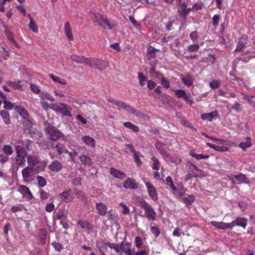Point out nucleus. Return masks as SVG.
Returning a JSON list of instances; mask_svg holds the SVG:
<instances>
[{
    "instance_id": "473e14b6",
    "label": "nucleus",
    "mask_w": 255,
    "mask_h": 255,
    "mask_svg": "<svg viewBox=\"0 0 255 255\" xmlns=\"http://www.w3.org/2000/svg\"><path fill=\"white\" fill-rule=\"evenodd\" d=\"M0 115L2 117L4 123L6 125H9L10 123V119L9 118V113L5 110H1Z\"/></svg>"
},
{
    "instance_id": "cd10ccee",
    "label": "nucleus",
    "mask_w": 255,
    "mask_h": 255,
    "mask_svg": "<svg viewBox=\"0 0 255 255\" xmlns=\"http://www.w3.org/2000/svg\"><path fill=\"white\" fill-rule=\"evenodd\" d=\"M212 226L216 227L218 229L221 230H226L227 229H231L230 223H225L223 222H219L216 221H212L210 222Z\"/></svg>"
},
{
    "instance_id": "ddd939ff",
    "label": "nucleus",
    "mask_w": 255,
    "mask_h": 255,
    "mask_svg": "<svg viewBox=\"0 0 255 255\" xmlns=\"http://www.w3.org/2000/svg\"><path fill=\"white\" fill-rule=\"evenodd\" d=\"M187 6V2L183 1L182 3H178L177 8V12L179 14L180 17L184 20H185L188 16Z\"/></svg>"
},
{
    "instance_id": "13d9d810",
    "label": "nucleus",
    "mask_w": 255,
    "mask_h": 255,
    "mask_svg": "<svg viewBox=\"0 0 255 255\" xmlns=\"http://www.w3.org/2000/svg\"><path fill=\"white\" fill-rule=\"evenodd\" d=\"M9 161V157L7 155L0 153V164L2 165Z\"/></svg>"
},
{
    "instance_id": "09e8293b",
    "label": "nucleus",
    "mask_w": 255,
    "mask_h": 255,
    "mask_svg": "<svg viewBox=\"0 0 255 255\" xmlns=\"http://www.w3.org/2000/svg\"><path fill=\"white\" fill-rule=\"evenodd\" d=\"M107 245H108V247H109L110 249H113L116 253H120L121 244L108 242V244H107Z\"/></svg>"
},
{
    "instance_id": "864d4df0",
    "label": "nucleus",
    "mask_w": 255,
    "mask_h": 255,
    "mask_svg": "<svg viewBox=\"0 0 255 255\" xmlns=\"http://www.w3.org/2000/svg\"><path fill=\"white\" fill-rule=\"evenodd\" d=\"M200 48V45L198 44H191L187 47V51L189 52L197 51Z\"/></svg>"
},
{
    "instance_id": "f03ea898",
    "label": "nucleus",
    "mask_w": 255,
    "mask_h": 255,
    "mask_svg": "<svg viewBox=\"0 0 255 255\" xmlns=\"http://www.w3.org/2000/svg\"><path fill=\"white\" fill-rule=\"evenodd\" d=\"M44 127L46 132L49 134L50 138L52 140H57L62 136L61 132L49 122H44Z\"/></svg>"
},
{
    "instance_id": "052dcab7",
    "label": "nucleus",
    "mask_w": 255,
    "mask_h": 255,
    "mask_svg": "<svg viewBox=\"0 0 255 255\" xmlns=\"http://www.w3.org/2000/svg\"><path fill=\"white\" fill-rule=\"evenodd\" d=\"M151 232L154 235L155 238H157L160 234L159 229L155 226L151 227Z\"/></svg>"
},
{
    "instance_id": "774afa93",
    "label": "nucleus",
    "mask_w": 255,
    "mask_h": 255,
    "mask_svg": "<svg viewBox=\"0 0 255 255\" xmlns=\"http://www.w3.org/2000/svg\"><path fill=\"white\" fill-rule=\"evenodd\" d=\"M3 108L7 110H11L13 109V104L10 103V102L6 101V100L3 101Z\"/></svg>"
},
{
    "instance_id": "6e6d98bb",
    "label": "nucleus",
    "mask_w": 255,
    "mask_h": 255,
    "mask_svg": "<svg viewBox=\"0 0 255 255\" xmlns=\"http://www.w3.org/2000/svg\"><path fill=\"white\" fill-rule=\"evenodd\" d=\"M183 200L186 204L190 205L194 201L195 198L193 195H189L187 197H183Z\"/></svg>"
},
{
    "instance_id": "bb28decb",
    "label": "nucleus",
    "mask_w": 255,
    "mask_h": 255,
    "mask_svg": "<svg viewBox=\"0 0 255 255\" xmlns=\"http://www.w3.org/2000/svg\"><path fill=\"white\" fill-rule=\"evenodd\" d=\"M96 209L100 216H104L107 213V207L105 204L102 202L96 204Z\"/></svg>"
},
{
    "instance_id": "f704fd0d",
    "label": "nucleus",
    "mask_w": 255,
    "mask_h": 255,
    "mask_svg": "<svg viewBox=\"0 0 255 255\" xmlns=\"http://www.w3.org/2000/svg\"><path fill=\"white\" fill-rule=\"evenodd\" d=\"M49 76L53 81L57 82L61 85H65L67 84L66 80L61 78L58 76L54 75L52 74H50Z\"/></svg>"
},
{
    "instance_id": "a878e982",
    "label": "nucleus",
    "mask_w": 255,
    "mask_h": 255,
    "mask_svg": "<svg viewBox=\"0 0 255 255\" xmlns=\"http://www.w3.org/2000/svg\"><path fill=\"white\" fill-rule=\"evenodd\" d=\"M82 140L87 146L92 148L95 147L96 141L93 137L89 135H85L82 137Z\"/></svg>"
},
{
    "instance_id": "a18cd8bd",
    "label": "nucleus",
    "mask_w": 255,
    "mask_h": 255,
    "mask_svg": "<svg viewBox=\"0 0 255 255\" xmlns=\"http://www.w3.org/2000/svg\"><path fill=\"white\" fill-rule=\"evenodd\" d=\"M107 101L115 105V106H117L118 107L119 110H120V109H123L124 102L121 101L116 100L112 98L107 99Z\"/></svg>"
},
{
    "instance_id": "58836bf2",
    "label": "nucleus",
    "mask_w": 255,
    "mask_h": 255,
    "mask_svg": "<svg viewBox=\"0 0 255 255\" xmlns=\"http://www.w3.org/2000/svg\"><path fill=\"white\" fill-rule=\"evenodd\" d=\"M151 160L152 161L153 163L152 164V168L154 170L158 171L160 166V162L157 158L155 156H152L151 158Z\"/></svg>"
},
{
    "instance_id": "c03bdc74",
    "label": "nucleus",
    "mask_w": 255,
    "mask_h": 255,
    "mask_svg": "<svg viewBox=\"0 0 255 255\" xmlns=\"http://www.w3.org/2000/svg\"><path fill=\"white\" fill-rule=\"evenodd\" d=\"M27 156L22 155V156H16L15 157V161L16 163L19 166H23L25 165V157Z\"/></svg>"
},
{
    "instance_id": "aec40b11",
    "label": "nucleus",
    "mask_w": 255,
    "mask_h": 255,
    "mask_svg": "<svg viewBox=\"0 0 255 255\" xmlns=\"http://www.w3.org/2000/svg\"><path fill=\"white\" fill-rule=\"evenodd\" d=\"M68 211L64 209H59L57 212H55L54 218L55 220L60 221L64 220L67 218Z\"/></svg>"
},
{
    "instance_id": "338daca9",
    "label": "nucleus",
    "mask_w": 255,
    "mask_h": 255,
    "mask_svg": "<svg viewBox=\"0 0 255 255\" xmlns=\"http://www.w3.org/2000/svg\"><path fill=\"white\" fill-rule=\"evenodd\" d=\"M147 87L149 90H152V89H154L156 85V84L155 83V82H154L152 80H148L147 79Z\"/></svg>"
},
{
    "instance_id": "4be33fe9",
    "label": "nucleus",
    "mask_w": 255,
    "mask_h": 255,
    "mask_svg": "<svg viewBox=\"0 0 255 255\" xmlns=\"http://www.w3.org/2000/svg\"><path fill=\"white\" fill-rule=\"evenodd\" d=\"M63 166L61 162L58 160H54L48 166V169L55 172H58L62 169Z\"/></svg>"
},
{
    "instance_id": "69168bd1",
    "label": "nucleus",
    "mask_w": 255,
    "mask_h": 255,
    "mask_svg": "<svg viewBox=\"0 0 255 255\" xmlns=\"http://www.w3.org/2000/svg\"><path fill=\"white\" fill-rule=\"evenodd\" d=\"M30 88L31 91L35 94H38L40 92V88L36 85L31 84L30 85Z\"/></svg>"
},
{
    "instance_id": "0eeeda50",
    "label": "nucleus",
    "mask_w": 255,
    "mask_h": 255,
    "mask_svg": "<svg viewBox=\"0 0 255 255\" xmlns=\"http://www.w3.org/2000/svg\"><path fill=\"white\" fill-rule=\"evenodd\" d=\"M53 105L56 108V112H60L62 115L68 117H72V114L71 111V108L70 106L63 103L54 104Z\"/></svg>"
},
{
    "instance_id": "9b49d317",
    "label": "nucleus",
    "mask_w": 255,
    "mask_h": 255,
    "mask_svg": "<svg viewBox=\"0 0 255 255\" xmlns=\"http://www.w3.org/2000/svg\"><path fill=\"white\" fill-rule=\"evenodd\" d=\"M248 220L243 217H237L235 220L230 223L231 229L235 226L241 227L245 229L247 226Z\"/></svg>"
},
{
    "instance_id": "393cba45",
    "label": "nucleus",
    "mask_w": 255,
    "mask_h": 255,
    "mask_svg": "<svg viewBox=\"0 0 255 255\" xmlns=\"http://www.w3.org/2000/svg\"><path fill=\"white\" fill-rule=\"evenodd\" d=\"M64 32L68 40H74V37L73 36L71 25L69 22L68 21L66 22L64 25Z\"/></svg>"
},
{
    "instance_id": "8fccbe9b",
    "label": "nucleus",
    "mask_w": 255,
    "mask_h": 255,
    "mask_svg": "<svg viewBox=\"0 0 255 255\" xmlns=\"http://www.w3.org/2000/svg\"><path fill=\"white\" fill-rule=\"evenodd\" d=\"M138 79L139 85L141 87L145 85V82L147 81V77L144 76V74L141 72L138 73Z\"/></svg>"
},
{
    "instance_id": "a211bd4d",
    "label": "nucleus",
    "mask_w": 255,
    "mask_h": 255,
    "mask_svg": "<svg viewBox=\"0 0 255 255\" xmlns=\"http://www.w3.org/2000/svg\"><path fill=\"white\" fill-rule=\"evenodd\" d=\"M145 184L147 188L148 194L151 198L154 201L157 200L158 195L156 190L153 185L148 182H145Z\"/></svg>"
},
{
    "instance_id": "0e129e2a",
    "label": "nucleus",
    "mask_w": 255,
    "mask_h": 255,
    "mask_svg": "<svg viewBox=\"0 0 255 255\" xmlns=\"http://www.w3.org/2000/svg\"><path fill=\"white\" fill-rule=\"evenodd\" d=\"M219 20L220 16L219 15L216 14L213 16L212 18V23L214 27H215V28H216L217 26L218 25Z\"/></svg>"
},
{
    "instance_id": "2eb2a0df",
    "label": "nucleus",
    "mask_w": 255,
    "mask_h": 255,
    "mask_svg": "<svg viewBox=\"0 0 255 255\" xmlns=\"http://www.w3.org/2000/svg\"><path fill=\"white\" fill-rule=\"evenodd\" d=\"M59 197L62 201L66 203L71 202L74 199V194L71 190L64 191L59 194Z\"/></svg>"
},
{
    "instance_id": "2f4dec72",
    "label": "nucleus",
    "mask_w": 255,
    "mask_h": 255,
    "mask_svg": "<svg viewBox=\"0 0 255 255\" xmlns=\"http://www.w3.org/2000/svg\"><path fill=\"white\" fill-rule=\"evenodd\" d=\"M189 155L195 158L196 160L208 159L209 157V155H203L202 154H196L194 150H191L189 152Z\"/></svg>"
},
{
    "instance_id": "37998d69",
    "label": "nucleus",
    "mask_w": 255,
    "mask_h": 255,
    "mask_svg": "<svg viewBox=\"0 0 255 255\" xmlns=\"http://www.w3.org/2000/svg\"><path fill=\"white\" fill-rule=\"evenodd\" d=\"M186 166L187 168H188L189 171L192 173H193L194 170H196L200 172H203L201 169H199L197 166L191 162H187Z\"/></svg>"
},
{
    "instance_id": "e433bc0d",
    "label": "nucleus",
    "mask_w": 255,
    "mask_h": 255,
    "mask_svg": "<svg viewBox=\"0 0 255 255\" xmlns=\"http://www.w3.org/2000/svg\"><path fill=\"white\" fill-rule=\"evenodd\" d=\"M134 161L136 165V166L138 167H140L142 164V162L141 161L140 159V157H142V155L139 151L134 153L133 154Z\"/></svg>"
},
{
    "instance_id": "f257e3e1",
    "label": "nucleus",
    "mask_w": 255,
    "mask_h": 255,
    "mask_svg": "<svg viewBox=\"0 0 255 255\" xmlns=\"http://www.w3.org/2000/svg\"><path fill=\"white\" fill-rule=\"evenodd\" d=\"M91 18L94 22L97 23L100 26L105 29L107 28L109 30H112L117 26V23L115 21H110L104 15L96 14L93 13Z\"/></svg>"
},
{
    "instance_id": "20e7f679",
    "label": "nucleus",
    "mask_w": 255,
    "mask_h": 255,
    "mask_svg": "<svg viewBox=\"0 0 255 255\" xmlns=\"http://www.w3.org/2000/svg\"><path fill=\"white\" fill-rule=\"evenodd\" d=\"M87 65H89L91 68H95L99 70L105 69L108 67V63L106 61H103L100 59L96 58H88Z\"/></svg>"
},
{
    "instance_id": "f8f14e48",
    "label": "nucleus",
    "mask_w": 255,
    "mask_h": 255,
    "mask_svg": "<svg viewBox=\"0 0 255 255\" xmlns=\"http://www.w3.org/2000/svg\"><path fill=\"white\" fill-rule=\"evenodd\" d=\"M121 255H133V251L131 249L130 243H125L121 244Z\"/></svg>"
},
{
    "instance_id": "f3484780",
    "label": "nucleus",
    "mask_w": 255,
    "mask_h": 255,
    "mask_svg": "<svg viewBox=\"0 0 255 255\" xmlns=\"http://www.w3.org/2000/svg\"><path fill=\"white\" fill-rule=\"evenodd\" d=\"M248 36L246 34L242 35L239 39V41L235 50V52L241 51L245 47L246 45L248 43Z\"/></svg>"
},
{
    "instance_id": "b1692460",
    "label": "nucleus",
    "mask_w": 255,
    "mask_h": 255,
    "mask_svg": "<svg viewBox=\"0 0 255 255\" xmlns=\"http://www.w3.org/2000/svg\"><path fill=\"white\" fill-rule=\"evenodd\" d=\"M110 173L115 178L123 180L126 177V174L123 171L118 170L117 169L111 167L110 169Z\"/></svg>"
},
{
    "instance_id": "39448f33",
    "label": "nucleus",
    "mask_w": 255,
    "mask_h": 255,
    "mask_svg": "<svg viewBox=\"0 0 255 255\" xmlns=\"http://www.w3.org/2000/svg\"><path fill=\"white\" fill-rule=\"evenodd\" d=\"M48 149H52L56 153V157L59 158V156L63 155L65 152H68V150L66 149L65 145L61 142H51L49 146L47 147Z\"/></svg>"
},
{
    "instance_id": "bf43d9fd",
    "label": "nucleus",
    "mask_w": 255,
    "mask_h": 255,
    "mask_svg": "<svg viewBox=\"0 0 255 255\" xmlns=\"http://www.w3.org/2000/svg\"><path fill=\"white\" fill-rule=\"evenodd\" d=\"M166 182L167 185L169 186L172 190L175 189V186L174 185L172 178L170 176H167L166 177Z\"/></svg>"
},
{
    "instance_id": "72a5a7b5",
    "label": "nucleus",
    "mask_w": 255,
    "mask_h": 255,
    "mask_svg": "<svg viewBox=\"0 0 255 255\" xmlns=\"http://www.w3.org/2000/svg\"><path fill=\"white\" fill-rule=\"evenodd\" d=\"M155 146L156 149L158 150L159 153L161 154L164 158L165 157H167V152L165 148L163 147L162 143L160 142H157L155 143Z\"/></svg>"
},
{
    "instance_id": "7ed1b4c3",
    "label": "nucleus",
    "mask_w": 255,
    "mask_h": 255,
    "mask_svg": "<svg viewBox=\"0 0 255 255\" xmlns=\"http://www.w3.org/2000/svg\"><path fill=\"white\" fill-rule=\"evenodd\" d=\"M17 143H21L22 145H16L15 146V152H16V156H27V151L25 149V148L27 149L28 151L30 150L31 144L32 143V141L28 139L26 140V143H25V141L22 140L18 139L16 141Z\"/></svg>"
},
{
    "instance_id": "e2e57ef3",
    "label": "nucleus",
    "mask_w": 255,
    "mask_h": 255,
    "mask_svg": "<svg viewBox=\"0 0 255 255\" xmlns=\"http://www.w3.org/2000/svg\"><path fill=\"white\" fill-rule=\"evenodd\" d=\"M134 243L137 249H140L143 244L142 239L138 236L135 238Z\"/></svg>"
},
{
    "instance_id": "49530a36",
    "label": "nucleus",
    "mask_w": 255,
    "mask_h": 255,
    "mask_svg": "<svg viewBox=\"0 0 255 255\" xmlns=\"http://www.w3.org/2000/svg\"><path fill=\"white\" fill-rule=\"evenodd\" d=\"M7 84L9 87L12 88L14 90H22V86L17 82L9 81L7 82Z\"/></svg>"
},
{
    "instance_id": "423d86ee",
    "label": "nucleus",
    "mask_w": 255,
    "mask_h": 255,
    "mask_svg": "<svg viewBox=\"0 0 255 255\" xmlns=\"http://www.w3.org/2000/svg\"><path fill=\"white\" fill-rule=\"evenodd\" d=\"M141 207L144 210L145 216L147 219L152 221L155 220L156 213L150 204L143 200L141 202Z\"/></svg>"
},
{
    "instance_id": "6ab92c4d",
    "label": "nucleus",
    "mask_w": 255,
    "mask_h": 255,
    "mask_svg": "<svg viewBox=\"0 0 255 255\" xmlns=\"http://www.w3.org/2000/svg\"><path fill=\"white\" fill-rule=\"evenodd\" d=\"M70 59L78 64L87 65L88 58L82 55H78L76 54L72 55L70 56Z\"/></svg>"
},
{
    "instance_id": "c85d7f7f",
    "label": "nucleus",
    "mask_w": 255,
    "mask_h": 255,
    "mask_svg": "<svg viewBox=\"0 0 255 255\" xmlns=\"http://www.w3.org/2000/svg\"><path fill=\"white\" fill-rule=\"evenodd\" d=\"M206 144L210 148H212L215 149V150L220 152L228 151L229 149V148L228 147L216 145L210 142H207Z\"/></svg>"
},
{
    "instance_id": "c9c22d12",
    "label": "nucleus",
    "mask_w": 255,
    "mask_h": 255,
    "mask_svg": "<svg viewBox=\"0 0 255 255\" xmlns=\"http://www.w3.org/2000/svg\"><path fill=\"white\" fill-rule=\"evenodd\" d=\"M27 16L29 17L30 20V22L28 25L29 29L33 32H37L38 28L36 23L34 21L33 18L31 16L30 14H28Z\"/></svg>"
},
{
    "instance_id": "c756f323",
    "label": "nucleus",
    "mask_w": 255,
    "mask_h": 255,
    "mask_svg": "<svg viewBox=\"0 0 255 255\" xmlns=\"http://www.w3.org/2000/svg\"><path fill=\"white\" fill-rule=\"evenodd\" d=\"M174 191V194L177 198L181 197L185 194V190L182 185L176 187L173 190Z\"/></svg>"
},
{
    "instance_id": "9d476101",
    "label": "nucleus",
    "mask_w": 255,
    "mask_h": 255,
    "mask_svg": "<svg viewBox=\"0 0 255 255\" xmlns=\"http://www.w3.org/2000/svg\"><path fill=\"white\" fill-rule=\"evenodd\" d=\"M230 180L234 184L249 183V180L246 175L242 173L233 175L232 177H230Z\"/></svg>"
},
{
    "instance_id": "ea45409f",
    "label": "nucleus",
    "mask_w": 255,
    "mask_h": 255,
    "mask_svg": "<svg viewBox=\"0 0 255 255\" xmlns=\"http://www.w3.org/2000/svg\"><path fill=\"white\" fill-rule=\"evenodd\" d=\"M80 160L83 164H87L88 165H92L93 162L91 159L86 155H82L80 156Z\"/></svg>"
},
{
    "instance_id": "4468645a",
    "label": "nucleus",
    "mask_w": 255,
    "mask_h": 255,
    "mask_svg": "<svg viewBox=\"0 0 255 255\" xmlns=\"http://www.w3.org/2000/svg\"><path fill=\"white\" fill-rule=\"evenodd\" d=\"M27 163L29 166L34 168L36 166L41 163L39 157L36 155L29 154L26 156Z\"/></svg>"
},
{
    "instance_id": "7c9ffc66",
    "label": "nucleus",
    "mask_w": 255,
    "mask_h": 255,
    "mask_svg": "<svg viewBox=\"0 0 255 255\" xmlns=\"http://www.w3.org/2000/svg\"><path fill=\"white\" fill-rule=\"evenodd\" d=\"M123 125L125 128L131 129L133 132H137L139 131V127L131 123V122H124Z\"/></svg>"
},
{
    "instance_id": "6e6552de",
    "label": "nucleus",
    "mask_w": 255,
    "mask_h": 255,
    "mask_svg": "<svg viewBox=\"0 0 255 255\" xmlns=\"http://www.w3.org/2000/svg\"><path fill=\"white\" fill-rule=\"evenodd\" d=\"M171 90H172V89ZM173 91L174 92L175 95L177 98L179 99L183 98L184 101L190 105H192L193 104V100L190 99L191 96L189 93H186L184 90L181 89L173 90Z\"/></svg>"
},
{
    "instance_id": "de8ad7c7",
    "label": "nucleus",
    "mask_w": 255,
    "mask_h": 255,
    "mask_svg": "<svg viewBox=\"0 0 255 255\" xmlns=\"http://www.w3.org/2000/svg\"><path fill=\"white\" fill-rule=\"evenodd\" d=\"M107 244H108V243L96 242V246L101 254L104 253V251L107 250V247H108Z\"/></svg>"
},
{
    "instance_id": "680f3d73",
    "label": "nucleus",
    "mask_w": 255,
    "mask_h": 255,
    "mask_svg": "<svg viewBox=\"0 0 255 255\" xmlns=\"http://www.w3.org/2000/svg\"><path fill=\"white\" fill-rule=\"evenodd\" d=\"M123 109H124L125 110L127 111V112H130L132 114H134L135 113V111L133 108H132L129 105L127 104L125 102L124 104Z\"/></svg>"
},
{
    "instance_id": "603ef678",
    "label": "nucleus",
    "mask_w": 255,
    "mask_h": 255,
    "mask_svg": "<svg viewBox=\"0 0 255 255\" xmlns=\"http://www.w3.org/2000/svg\"><path fill=\"white\" fill-rule=\"evenodd\" d=\"M221 85V83L219 80H214L209 83V86L212 89H216L219 88Z\"/></svg>"
},
{
    "instance_id": "79ce46f5",
    "label": "nucleus",
    "mask_w": 255,
    "mask_h": 255,
    "mask_svg": "<svg viewBox=\"0 0 255 255\" xmlns=\"http://www.w3.org/2000/svg\"><path fill=\"white\" fill-rule=\"evenodd\" d=\"M17 111L19 114L24 119H28L29 115L28 112L22 107H17Z\"/></svg>"
},
{
    "instance_id": "3c124183",
    "label": "nucleus",
    "mask_w": 255,
    "mask_h": 255,
    "mask_svg": "<svg viewBox=\"0 0 255 255\" xmlns=\"http://www.w3.org/2000/svg\"><path fill=\"white\" fill-rule=\"evenodd\" d=\"M36 180L39 187H43L46 185V180L43 177L40 175H38L36 177Z\"/></svg>"
},
{
    "instance_id": "4d7b16f0",
    "label": "nucleus",
    "mask_w": 255,
    "mask_h": 255,
    "mask_svg": "<svg viewBox=\"0 0 255 255\" xmlns=\"http://www.w3.org/2000/svg\"><path fill=\"white\" fill-rule=\"evenodd\" d=\"M160 83L162 85V86L165 89H168L170 86L169 81L166 79L164 77H163L160 80Z\"/></svg>"
},
{
    "instance_id": "412c9836",
    "label": "nucleus",
    "mask_w": 255,
    "mask_h": 255,
    "mask_svg": "<svg viewBox=\"0 0 255 255\" xmlns=\"http://www.w3.org/2000/svg\"><path fill=\"white\" fill-rule=\"evenodd\" d=\"M18 191L23 195V197L31 199L33 198L32 194L29 188L24 185H19Z\"/></svg>"
},
{
    "instance_id": "4c0bfd02",
    "label": "nucleus",
    "mask_w": 255,
    "mask_h": 255,
    "mask_svg": "<svg viewBox=\"0 0 255 255\" xmlns=\"http://www.w3.org/2000/svg\"><path fill=\"white\" fill-rule=\"evenodd\" d=\"M3 153L8 156L11 155L13 152L12 147L9 144H5L2 147Z\"/></svg>"
},
{
    "instance_id": "5fc2aeb1",
    "label": "nucleus",
    "mask_w": 255,
    "mask_h": 255,
    "mask_svg": "<svg viewBox=\"0 0 255 255\" xmlns=\"http://www.w3.org/2000/svg\"><path fill=\"white\" fill-rule=\"evenodd\" d=\"M77 225L82 229H86L89 230L90 229V225L89 223L83 220H80L77 222Z\"/></svg>"
},
{
    "instance_id": "dca6fc26",
    "label": "nucleus",
    "mask_w": 255,
    "mask_h": 255,
    "mask_svg": "<svg viewBox=\"0 0 255 255\" xmlns=\"http://www.w3.org/2000/svg\"><path fill=\"white\" fill-rule=\"evenodd\" d=\"M123 187L126 189H136L138 184L135 179L128 177L124 182Z\"/></svg>"
},
{
    "instance_id": "a19ab883",
    "label": "nucleus",
    "mask_w": 255,
    "mask_h": 255,
    "mask_svg": "<svg viewBox=\"0 0 255 255\" xmlns=\"http://www.w3.org/2000/svg\"><path fill=\"white\" fill-rule=\"evenodd\" d=\"M181 81L184 85L188 87L191 86L193 83L192 78L189 75L181 78Z\"/></svg>"
},
{
    "instance_id": "1a4fd4ad",
    "label": "nucleus",
    "mask_w": 255,
    "mask_h": 255,
    "mask_svg": "<svg viewBox=\"0 0 255 255\" xmlns=\"http://www.w3.org/2000/svg\"><path fill=\"white\" fill-rule=\"evenodd\" d=\"M33 168L27 166L22 170V176L23 181L24 183H30L31 182L30 178L33 175Z\"/></svg>"
},
{
    "instance_id": "5701e85b",
    "label": "nucleus",
    "mask_w": 255,
    "mask_h": 255,
    "mask_svg": "<svg viewBox=\"0 0 255 255\" xmlns=\"http://www.w3.org/2000/svg\"><path fill=\"white\" fill-rule=\"evenodd\" d=\"M219 116L217 111L215 110L209 113H204L201 115L200 117L203 120H207L212 122L214 118Z\"/></svg>"
}]
</instances>
